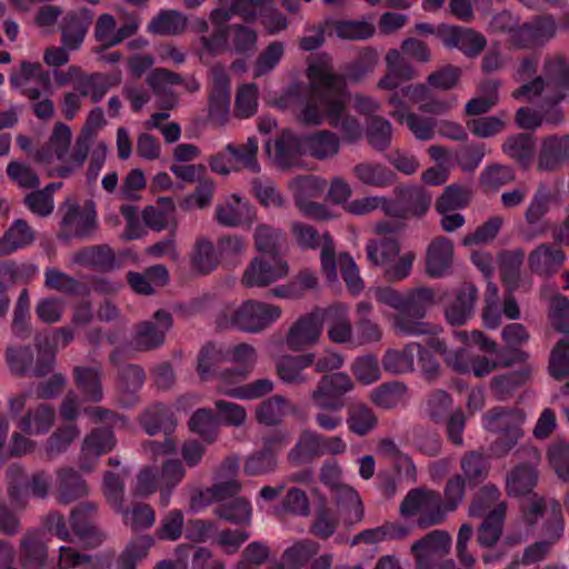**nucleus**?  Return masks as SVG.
I'll return each mask as SVG.
<instances>
[{
    "label": "nucleus",
    "mask_w": 569,
    "mask_h": 569,
    "mask_svg": "<svg viewBox=\"0 0 569 569\" xmlns=\"http://www.w3.org/2000/svg\"><path fill=\"white\" fill-rule=\"evenodd\" d=\"M264 450L250 456L243 466V471L248 476H258L268 473L274 470L277 466L276 457L272 450L276 447H283L289 442V437L286 433L276 435L273 437L264 438Z\"/></svg>",
    "instance_id": "obj_35"
},
{
    "label": "nucleus",
    "mask_w": 569,
    "mask_h": 569,
    "mask_svg": "<svg viewBox=\"0 0 569 569\" xmlns=\"http://www.w3.org/2000/svg\"><path fill=\"white\" fill-rule=\"evenodd\" d=\"M266 149L270 159L280 169L299 168L303 163V137L289 130L281 132L273 143L268 142Z\"/></svg>",
    "instance_id": "obj_16"
},
{
    "label": "nucleus",
    "mask_w": 569,
    "mask_h": 569,
    "mask_svg": "<svg viewBox=\"0 0 569 569\" xmlns=\"http://www.w3.org/2000/svg\"><path fill=\"white\" fill-rule=\"evenodd\" d=\"M368 260L383 270L389 281L398 282L407 279L417 258L412 250L400 253V244L393 238H379L366 244Z\"/></svg>",
    "instance_id": "obj_6"
},
{
    "label": "nucleus",
    "mask_w": 569,
    "mask_h": 569,
    "mask_svg": "<svg viewBox=\"0 0 569 569\" xmlns=\"http://www.w3.org/2000/svg\"><path fill=\"white\" fill-rule=\"evenodd\" d=\"M289 188L303 216L316 220H328L332 217L323 204L309 200V198L319 197L323 192L325 182L320 178L300 176L290 182Z\"/></svg>",
    "instance_id": "obj_11"
},
{
    "label": "nucleus",
    "mask_w": 569,
    "mask_h": 569,
    "mask_svg": "<svg viewBox=\"0 0 569 569\" xmlns=\"http://www.w3.org/2000/svg\"><path fill=\"white\" fill-rule=\"evenodd\" d=\"M527 359V353L519 350H500L497 352V359L492 360L488 357L477 356L472 358L470 363V372L476 377L481 378L488 376L498 366L510 367L516 362H521Z\"/></svg>",
    "instance_id": "obj_49"
},
{
    "label": "nucleus",
    "mask_w": 569,
    "mask_h": 569,
    "mask_svg": "<svg viewBox=\"0 0 569 569\" xmlns=\"http://www.w3.org/2000/svg\"><path fill=\"white\" fill-rule=\"evenodd\" d=\"M282 316L281 307L256 299H248L239 306H226L218 317L221 328L233 327L244 332H260Z\"/></svg>",
    "instance_id": "obj_3"
},
{
    "label": "nucleus",
    "mask_w": 569,
    "mask_h": 569,
    "mask_svg": "<svg viewBox=\"0 0 569 569\" xmlns=\"http://www.w3.org/2000/svg\"><path fill=\"white\" fill-rule=\"evenodd\" d=\"M505 517V502L499 503L486 516L477 533V541L481 547L489 548L497 543L502 533Z\"/></svg>",
    "instance_id": "obj_52"
},
{
    "label": "nucleus",
    "mask_w": 569,
    "mask_h": 569,
    "mask_svg": "<svg viewBox=\"0 0 569 569\" xmlns=\"http://www.w3.org/2000/svg\"><path fill=\"white\" fill-rule=\"evenodd\" d=\"M400 512L403 516H418L421 528L440 525L447 515L441 495L426 488L410 490L400 505Z\"/></svg>",
    "instance_id": "obj_8"
},
{
    "label": "nucleus",
    "mask_w": 569,
    "mask_h": 569,
    "mask_svg": "<svg viewBox=\"0 0 569 569\" xmlns=\"http://www.w3.org/2000/svg\"><path fill=\"white\" fill-rule=\"evenodd\" d=\"M421 351V346L416 342L408 343L401 350H387L382 358V366L386 371L401 375L411 372L415 369V359Z\"/></svg>",
    "instance_id": "obj_46"
},
{
    "label": "nucleus",
    "mask_w": 569,
    "mask_h": 569,
    "mask_svg": "<svg viewBox=\"0 0 569 569\" xmlns=\"http://www.w3.org/2000/svg\"><path fill=\"white\" fill-rule=\"evenodd\" d=\"M104 123V114L101 108H94L90 111L87 122L74 144V153L72 156V163H74V166L83 164L88 157L92 136L101 129Z\"/></svg>",
    "instance_id": "obj_44"
},
{
    "label": "nucleus",
    "mask_w": 569,
    "mask_h": 569,
    "mask_svg": "<svg viewBox=\"0 0 569 569\" xmlns=\"http://www.w3.org/2000/svg\"><path fill=\"white\" fill-rule=\"evenodd\" d=\"M10 478L9 495L17 506H24L29 496L44 498L48 495L51 477L46 472H37L26 482L23 470L13 466L8 471Z\"/></svg>",
    "instance_id": "obj_18"
},
{
    "label": "nucleus",
    "mask_w": 569,
    "mask_h": 569,
    "mask_svg": "<svg viewBox=\"0 0 569 569\" xmlns=\"http://www.w3.org/2000/svg\"><path fill=\"white\" fill-rule=\"evenodd\" d=\"M320 259L322 272L329 281L333 282L337 280V269L339 268L341 277L352 295H358L362 290L363 282L356 262L347 253H341L336 257L331 238H326Z\"/></svg>",
    "instance_id": "obj_10"
},
{
    "label": "nucleus",
    "mask_w": 569,
    "mask_h": 569,
    "mask_svg": "<svg viewBox=\"0 0 569 569\" xmlns=\"http://www.w3.org/2000/svg\"><path fill=\"white\" fill-rule=\"evenodd\" d=\"M451 547V537L448 532L435 530L411 546V552L416 559L418 569H431L433 565Z\"/></svg>",
    "instance_id": "obj_19"
},
{
    "label": "nucleus",
    "mask_w": 569,
    "mask_h": 569,
    "mask_svg": "<svg viewBox=\"0 0 569 569\" xmlns=\"http://www.w3.org/2000/svg\"><path fill=\"white\" fill-rule=\"evenodd\" d=\"M58 500L62 503H70L78 498L88 495L86 481L72 468H62L57 472Z\"/></svg>",
    "instance_id": "obj_47"
},
{
    "label": "nucleus",
    "mask_w": 569,
    "mask_h": 569,
    "mask_svg": "<svg viewBox=\"0 0 569 569\" xmlns=\"http://www.w3.org/2000/svg\"><path fill=\"white\" fill-rule=\"evenodd\" d=\"M213 513L224 521L247 527L251 525L252 506L247 498L237 497L220 503L214 508Z\"/></svg>",
    "instance_id": "obj_54"
},
{
    "label": "nucleus",
    "mask_w": 569,
    "mask_h": 569,
    "mask_svg": "<svg viewBox=\"0 0 569 569\" xmlns=\"http://www.w3.org/2000/svg\"><path fill=\"white\" fill-rule=\"evenodd\" d=\"M352 173L361 183L380 189L391 187L397 181V174L379 162H360L353 167Z\"/></svg>",
    "instance_id": "obj_40"
},
{
    "label": "nucleus",
    "mask_w": 569,
    "mask_h": 569,
    "mask_svg": "<svg viewBox=\"0 0 569 569\" xmlns=\"http://www.w3.org/2000/svg\"><path fill=\"white\" fill-rule=\"evenodd\" d=\"M347 425L352 433L363 437L376 429L378 418L369 406L356 403L348 409Z\"/></svg>",
    "instance_id": "obj_61"
},
{
    "label": "nucleus",
    "mask_w": 569,
    "mask_h": 569,
    "mask_svg": "<svg viewBox=\"0 0 569 569\" xmlns=\"http://www.w3.org/2000/svg\"><path fill=\"white\" fill-rule=\"evenodd\" d=\"M325 312L315 308L300 316L289 328L284 342L291 351H302L317 345L323 329Z\"/></svg>",
    "instance_id": "obj_12"
},
{
    "label": "nucleus",
    "mask_w": 569,
    "mask_h": 569,
    "mask_svg": "<svg viewBox=\"0 0 569 569\" xmlns=\"http://www.w3.org/2000/svg\"><path fill=\"white\" fill-rule=\"evenodd\" d=\"M550 515L551 521L546 528L548 539L535 542L527 547L522 555V565H532L543 560L548 555L551 546L560 539L563 531V522L561 508L557 501H550Z\"/></svg>",
    "instance_id": "obj_24"
},
{
    "label": "nucleus",
    "mask_w": 569,
    "mask_h": 569,
    "mask_svg": "<svg viewBox=\"0 0 569 569\" xmlns=\"http://www.w3.org/2000/svg\"><path fill=\"white\" fill-rule=\"evenodd\" d=\"M569 160V134L548 136L542 139L537 167L541 171H555Z\"/></svg>",
    "instance_id": "obj_29"
},
{
    "label": "nucleus",
    "mask_w": 569,
    "mask_h": 569,
    "mask_svg": "<svg viewBox=\"0 0 569 569\" xmlns=\"http://www.w3.org/2000/svg\"><path fill=\"white\" fill-rule=\"evenodd\" d=\"M238 459L228 457L216 473L214 483L206 491H194L190 498V509L198 512L211 502H222L237 496L242 485L237 479Z\"/></svg>",
    "instance_id": "obj_7"
},
{
    "label": "nucleus",
    "mask_w": 569,
    "mask_h": 569,
    "mask_svg": "<svg viewBox=\"0 0 569 569\" xmlns=\"http://www.w3.org/2000/svg\"><path fill=\"white\" fill-rule=\"evenodd\" d=\"M306 153L317 160H328L340 151L339 137L329 130H319L303 136Z\"/></svg>",
    "instance_id": "obj_39"
},
{
    "label": "nucleus",
    "mask_w": 569,
    "mask_h": 569,
    "mask_svg": "<svg viewBox=\"0 0 569 569\" xmlns=\"http://www.w3.org/2000/svg\"><path fill=\"white\" fill-rule=\"evenodd\" d=\"M74 381L84 399L99 402L102 397L101 370L98 367L74 368Z\"/></svg>",
    "instance_id": "obj_57"
},
{
    "label": "nucleus",
    "mask_w": 569,
    "mask_h": 569,
    "mask_svg": "<svg viewBox=\"0 0 569 569\" xmlns=\"http://www.w3.org/2000/svg\"><path fill=\"white\" fill-rule=\"evenodd\" d=\"M254 218L253 208L237 193L230 194L216 207V219L226 227L249 226Z\"/></svg>",
    "instance_id": "obj_26"
},
{
    "label": "nucleus",
    "mask_w": 569,
    "mask_h": 569,
    "mask_svg": "<svg viewBox=\"0 0 569 569\" xmlns=\"http://www.w3.org/2000/svg\"><path fill=\"white\" fill-rule=\"evenodd\" d=\"M536 483V470L528 465H520L508 475L506 488L509 496H523L529 493Z\"/></svg>",
    "instance_id": "obj_64"
},
{
    "label": "nucleus",
    "mask_w": 569,
    "mask_h": 569,
    "mask_svg": "<svg viewBox=\"0 0 569 569\" xmlns=\"http://www.w3.org/2000/svg\"><path fill=\"white\" fill-rule=\"evenodd\" d=\"M386 66L387 72L377 83L381 90H395L401 82L412 80L418 76L416 69L397 49H390L387 52Z\"/></svg>",
    "instance_id": "obj_30"
},
{
    "label": "nucleus",
    "mask_w": 569,
    "mask_h": 569,
    "mask_svg": "<svg viewBox=\"0 0 569 569\" xmlns=\"http://www.w3.org/2000/svg\"><path fill=\"white\" fill-rule=\"evenodd\" d=\"M238 382L230 380V373H221L218 389L226 396L241 400L258 399L273 390V382L268 378L257 379L243 386H236Z\"/></svg>",
    "instance_id": "obj_36"
},
{
    "label": "nucleus",
    "mask_w": 569,
    "mask_h": 569,
    "mask_svg": "<svg viewBox=\"0 0 569 569\" xmlns=\"http://www.w3.org/2000/svg\"><path fill=\"white\" fill-rule=\"evenodd\" d=\"M327 27L340 39L366 40L373 36L375 26L360 20H333Z\"/></svg>",
    "instance_id": "obj_62"
},
{
    "label": "nucleus",
    "mask_w": 569,
    "mask_h": 569,
    "mask_svg": "<svg viewBox=\"0 0 569 569\" xmlns=\"http://www.w3.org/2000/svg\"><path fill=\"white\" fill-rule=\"evenodd\" d=\"M352 389L353 382L347 373L325 375L310 392V399L316 408L342 409V398Z\"/></svg>",
    "instance_id": "obj_14"
},
{
    "label": "nucleus",
    "mask_w": 569,
    "mask_h": 569,
    "mask_svg": "<svg viewBox=\"0 0 569 569\" xmlns=\"http://www.w3.org/2000/svg\"><path fill=\"white\" fill-rule=\"evenodd\" d=\"M71 136V130L67 124L57 122L49 138L48 146L37 150L34 159L39 162L49 163L56 157L62 163L57 169L58 176L68 177L81 167L72 163L74 148L70 151Z\"/></svg>",
    "instance_id": "obj_9"
},
{
    "label": "nucleus",
    "mask_w": 569,
    "mask_h": 569,
    "mask_svg": "<svg viewBox=\"0 0 569 569\" xmlns=\"http://www.w3.org/2000/svg\"><path fill=\"white\" fill-rule=\"evenodd\" d=\"M437 36L446 47L458 48L469 57L478 56L486 46L483 36L461 27L440 26Z\"/></svg>",
    "instance_id": "obj_25"
},
{
    "label": "nucleus",
    "mask_w": 569,
    "mask_h": 569,
    "mask_svg": "<svg viewBox=\"0 0 569 569\" xmlns=\"http://www.w3.org/2000/svg\"><path fill=\"white\" fill-rule=\"evenodd\" d=\"M187 17L176 10L161 11L148 24V31L156 34L176 36L184 31Z\"/></svg>",
    "instance_id": "obj_63"
},
{
    "label": "nucleus",
    "mask_w": 569,
    "mask_h": 569,
    "mask_svg": "<svg viewBox=\"0 0 569 569\" xmlns=\"http://www.w3.org/2000/svg\"><path fill=\"white\" fill-rule=\"evenodd\" d=\"M138 27L137 22L130 21L117 28L114 18L109 13H102L96 21L94 38L102 44L101 50H103L114 47L134 34Z\"/></svg>",
    "instance_id": "obj_31"
},
{
    "label": "nucleus",
    "mask_w": 569,
    "mask_h": 569,
    "mask_svg": "<svg viewBox=\"0 0 569 569\" xmlns=\"http://www.w3.org/2000/svg\"><path fill=\"white\" fill-rule=\"evenodd\" d=\"M310 99L299 113V120L319 126L325 120L338 129L342 139L355 142L362 137L363 129L358 119L345 112L348 102L346 81L333 72L331 58L321 54L308 68Z\"/></svg>",
    "instance_id": "obj_1"
},
{
    "label": "nucleus",
    "mask_w": 569,
    "mask_h": 569,
    "mask_svg": "<svg viewBox=\"0 0 569 569\" xmlns=\"http://www.w3.org/2000/svg\"><path fill=\"white\" fill-rule=\"evenodd\" d=\"M57 567L59 569H73L77 567L81 569H104L108 567V561L101 556H90L81 553L72 547L61 546L59 548Z\"/></svg>",
    "instance_id": "obj_53"
},
{
    "label": "nucleus",
    "mask_w": 569,
    "mask_h": 569,
    "mask_svg": "<svg viewBox=\"0 0 569 569\" xmlns=\"http://www.w3.org/2000/svg\"><path fill=\"white\" fill-rule=\"evenodd\" d=\"M569 94V68L561 54L549 56L545 59L543 77L522 84L512 96L516 99L532 101L540 98L549 107H557Z\"/></svg>",
    "instance_id": "obj_2"
},
{
    "label": "nucleus",
    "mask_w": 569,
    "mask_h": 569,
    "mask_svg": "<svg viewBox=\"0 0 569 569\" xmlns=\"http://www.w3.org/2000/svg\"><path fill=\"white\" fill-rule=\"evenodd\" d=\"M93 14L87 8L70 11L63 19L61 27L62 44L69 50H78L92 23Z\"/></svg>",
    "instance_id": "obj_28"
},
{
    "label": "nucleus",
    "mask_w": 569,
    "mask_h": 569,
    "mask_svg": "<svg viewBox=\"0 0 569 569\" xmlns=\"http://www.w3.org/2000/svg\"><path fill=\"white\" fill-rule=\"evenodd\" d=\"M378 209L391 218L405 217L401 203L386 196H367L353 199L345 204V210L353 216H366Z\"/></svg>",
    "instance_id": "obj_32"
},
{
    "label": "nucleus",
    "mask_w": 569,
    "mask_h": 569,
    "mask_svg": "<svg viewBox=\"0 0 569 569\" xmlns=\"http://www.w3.org/2000/svg\"><path fill=\"white\" fill-rule=\"evenodd\" d=\"M10 83L23 96L36 100L49 89L50 78L40 63L24 61L18 70L11 73Z\"/></svg>",
    "instance_id": "obj_20"
},
{
    "label": "nucleus",
    "mask_w": 569,
    "mask_h": 569,
    "mask_svg": "<svg viewBox=\"0 0 569 569\" xmlns=\"http://www.w3.org/2000/svg\"><path fill=\"white\" fill-rule=\"evenodd\" d=\"M319 552V545L309 539L296 541L282 552L280 569H300Z\"/></svg>",
    "instance_id": "obj_50"
},
{
    "label": "nucleus",
    "mask_w": 569,
    "mask_h": 569,
    "mask_svg": "<svg viewBox=\"0 0 569 569\" xmlns=\"http://www.w3.org/2000/svg\"><path fill=\"white\" fill-rule=\"evenodd\" d=\"M315 362V353L284 355L276 361V372L280 381L289 386L308 385L312 377L306 370Z\"/></svg>",
    "instance_id": "obj_22"
},
{
    "label": "nucleus",
    "mask_w": 569,
    "mask_h": 569,
    "mask_svg": "<svg viewBox=\"0 0 569 569\" xmlns=\"http://www.w3.org/2000/svg\"><path fill=\"white\" fill-rule=\"evenodd\" d=\"M116 446L113 432L107 428L92 430L82 442L79 457V467L82 471H91L98 463L99 458L108 453Z\"/></svg>",
    "instance_id": "obj_23"
},
{
    "label": "nucleus",
    "mask_w": 569,
    "mask_h": 569,
    "mask_svg": "<svg viewBox=\"0 0 569 569\" xmlns=\"http://www.w3.org/2000/svg\"><path fill=\"white\" fill-rule=\"evenodd\" d=\"M122 517V522L132 531H143L151 528L156 522L154 509L144 502L133 503L131 507H123L116 510Z\"/></svg>",
    "instance_id": "obj_55"
},
{
    "label": "nucleus",
    "mask_w": 569,
    "mask_h": 569,
    "mask_svg": "<svg viewBox=\"0 0 569 569\" xmlns=\"http://www.w3.org/2000/svg\"><path fill=\"white\" fill-rule=\"evenodd\" d=\"M556 22L550 17H542L525 23L511 33L512 44L518 49L543 46L556 34Z\"/></svg>",
    "instance_id": "obj_21"
},
{
    "label": "nucleus",
    "mask_w": 569,
    "mask_h": 569,
    "mask_svg": "<svg viewBox=\"0 0 569 569\" xmlns=\"http://www.w3.org/2000/svg\"><path fill=\"white\" fill-rule=\"evenodd\" d=\"M337 508L345 512L350 522H360L363 519V503L358 491L343 483L331 492Z\"/></svg>",
    "instance_id": "obj_56"
},
{
    "label": "nucleus",
    "mask_w": 569,
    "mask_h": 569,
    "mask_svg": "<svg viewBox=\"0 0 569 569\" xmlns=\"http://www.w3.org/2000/svg\"><path fill=\"white\" fill-rule=\"evenodd\" d=\"M172 326V317L168 311L158 310L153 320L137 325L131 343L136 350L147 351L160 347L166 333Z\"/></svg>",
    "instance_id": "obj_17"
},
{
    "label": "nucleus",
    "mask_w": 569,
    "mask_h": 569,
    "mask_svg": "<svg viewBox=\"0 0 569 569\" xmlns=\"http://www.w3.org/2000/svg\"><path fill=\"white\" fill-rule=\"evenodd\" d=\"M71 263L97 270H109L113 267L114 254L108 246H91L71 256Z\"/></svg>",
    "instance_id": "obj_48"
},
{
    "label": "nucleus",
    "mask_w": 569,
    "mask_h": 569,
    "mask_svg": "<svg viewBox=\"0 0 569 569\" xmlns=\"http://www.w3.org/2000/svg\"><path fill=\"white\" fill-rule=\"evenodd\" d=\"M96 509L93 503L87 502L73 509L70 517L73 532L86 548L91 549L99 547L106 539L104 533L87 519V515Z\"/></svg>",
    "instance_id": "obj_33"
},
{
    "label": "nucleus",
    "mask_w": 569,
    "mask_h": 569,
    "mask_svg": "<svg viewBox=\"0 0 569 569\" xmlns=\"http://www.w3.org/2000/svg\"><path fill=\"white\" fill-rule=\"evenodd\" d=\"M328 320V338L336 343H350L353 346L352 327L349 319V308L338 303L322 309Z\"/></svg>",
    "instance_id": "obj_37"
},
{
    "label": "nucleus",
    "mask_w": 569,
    "mask_h": 569,
    "mask_svg": "<svg viewBox=\"0 0 569 569\" xmlns=\"http://www.w3.org/2000/svg\"><path fill=\"white\" fill-rule=\"evenodd\" d=\"M443 293L427 287L407 292L406 311L393 318L395 329L405 336L436 335L438 326L422 321L427 311L439 303Z\"/></svg>",
    "instance_id": "obj_5"
},
{
    "label": "nucleus",
    "mask_w": 569,
    "mask_h": 569,
    "mask_svg": "<svg viewBox=\"0 0 569 569\" xmlns=\"http://www.w3.org/2000/svg\"><path fill=\"white\" fill-rule=\"evenodd\" d=\"M453 242L443 236L430 241L426 250V272L432 278L447 274L453 264Z\"/></svg>",
    "instance_id": "obj_27"
},
{
    "label": "nucleus",
    "mask_w": 569,
    "mask_h": 569,
    "mask_svg": "<svg viewBox=\"0 0 569 569\" xmlns=\"http://www.w3.org/2000/svg\"><path fill=\"white\" fill-rule=\"evenodd\" d=\"M34 241V231L22 219L12 222L8 231L3 234L0 247L3 254H10L18 249L24 248Z\"/></svg>",
    "instance_id": "obj_59"
},
{
    "label": "nucleus",
    "mask_w": 569,
    "mask_h": 569,
    "mask_svg": "<svg viewBox=\"0 0 569 569\" xmlns=\"http://www.w3.org/2000/svg\"><path fill=\"white\" fill-rule=\"evenodd\" d=\"M565 260L566 254L561 249L542 243L529 254L528 263L535 273L551 274L562 266Z\"/></svg>",
    "instance_id": "obj_43"
},
{
    "label": "nucleus",
    "mask_w": 569,
    "mask_h": 569,
    "mask_svg": "<svg viewBox=\"0 0 569 569\" xmlns=\"http://www.w3.org/2000/svg\"><path fill=\"white\" fill-rule=\"evenodd\" d=\"M147 83L166 108H172L177 102L174 87L182 83L178 73L163 68H157L147 77Z\"/></svg>",
    "instance_id": "obj_38"
},
{
    "label": "nucleus",
    "mask_w": 569,
    "mask_h": 569,
    "mask_svg": "<svg viewBox=\"0 0 569 569\" xmlns=\"http://www.w3.org/2000/svg\"><path fill=\"white\" fill-rule=\"evenodd\" d=\"M224 361H227L226 347L207 343L199 352L197 372L202 380L211 379L217 375L220 378L221 372L218 373V369Z\"/></svg>",
    "instance_id": "obj_58"
},
{
    "label": "nucleus",
    "mask_w": 569,
    "mask_h": 569,
    "mask_svg": "<svg viewBox=\"0 0 569 569\" xmlns=\"http://www.w3.org/2000/svg\"><path fill=\"white\" fill-rule=\"evenodd\" d=\"M227 361L237 363L241 368L236 370H224L221 373H230V380L243 381L248 378L257 363V350L248 343H238L226 347Z\"/></svg>",
    "instance_id": "obj_42"
},
{
    "label": "nucleus",
    "mask_w": 569,
    "mask_h": 569,
    "mask_svg": "<svg viewBox=\"0 0 569 569\" xmlns=\"http://www.w3.org/2000/svg\"><path fill=\"white\" fill-rule=\"evenodd\" d=\"M409 398L408 388L400 381H391L380 385L370 392L371 402L382 409H392L403 405Z\"/></svg>",
    "instance_id": "obj_51"
},
{
    "label": "nucleus",
    "mask_w": 569,
    "mask_h": 569,
    "mask_svg": "<svg viewBox=\"0 0 569 569\" xmlns=\"http://www.w3.org/2000/svg\"><path fill=\"white\" fill-rule=\"evenodd\" d=\"M97 212L93 202L89 201L81 209L77 203H69L61 221L60 238H90L97 230Z\"/></svg>",
    "instance_id": "obj_15"
},
{
    "label": "nucleus",
    "mask_w": 569,
    "mask_h": 569,
    "mask_svg": "<svg viewBox=\"0 0 569 569\" xmlns=\"http://www.w3.org/2000/svg\"><path fill=\"white\" fill-rule=\"evenodd\" d=\"M477 298V289L473 284L465 283L457 293L456 299L446 308V318L453 326H461L472 316Z\"/></svg>",
    "instance_id": "obj_41"
},
{
    "label": "nucleus",
    "mask_w": 569,
    "mask_h": 569,
    "mask_svg": "<svg viewBox=\"0 0 569 569\" xmlns=\"http://www.w3.org/2000/svg\"><path fill=\"white\" fill-rule=\"evenodd\" d=\"M289 267L286 261L272 257L259 256L250 260L240 282L244 288H264L287 277Z\"/></svg>",
    "instance_id": "obj_13"
},
{
    "label": "nucleus",
    "mask_w": 569,
    "mask_h": 569,
    "mask_svg": "<svg viewBox=\"0 0 569 569\" xmlns=\"http://www.w3.org/2000/svg\"><path fill=\"white\" fill-rule=\"evenodd\" d=\"M54 421L56 411L53 407L41 402L36 407L29 408L17 421V427L29 436H42L50 431Z\"/></svg>",
    "instance_id": "obj_34"
},
{
    "label": "nucleus",
    "mask_w": 569,
    "mask_h": 569,
    "mask_svg": "<svg viewBox=\"0 0 569 569\" xmlns=\"http://www.w3.org/2000/svg\"><path fill=\"white\" fill-rule=\"evenodd\" d=\"M562 120L563 112L559 107L541 108V110L522 107L516 113V123L527 130L537 129L545 122L556 126Z\"/></svg>",
    "instance_id": "obj_45"
},
{
    "label": "nucleus",
    "mask_w": 569,
    "mask_h": 569,
    "mask_svg": "<svg viewBox=\"0 0 569 569\" xmlns=\"http://www.w3.org/2000/svg\"><path fill=\"white\" fill-rule=\"evenodd\" d=\"M526 412L517 407H493L481 419L485 430L498 435L491 445V452L498 457L506 456L523 437Z\"/></svg>",
    "instance_id": "obj_4"
},
{
    "label": "nucleus",
    "mask_w": 569,
    "mask_h": 569,
    "mask_svg": "<svg viewBox=\"0 0 569 569\" xmlns=\"http://www.w3.org/2000/svg\"><path fill=\"white\" fill-rule=\"evenodd\" d=\"M321 435L311 430H303L295 447L290 450L288 458L298 465L310 461L321 456Z\"/></svg>",
    "instance_id": "obj_60"
}]
</instances>
